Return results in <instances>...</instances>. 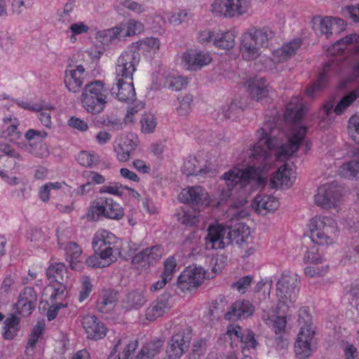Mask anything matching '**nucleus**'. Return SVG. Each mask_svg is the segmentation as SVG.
Listing matches in <instances>:
<instances>
[{
  "mask_svg": "<svg viewBox=\"0 0 359 359\" xmlns=\"http://www.w3.org/2000/svg\"><path fill=\"white\" fill-rule=\"evenodd\" d=\"M193 102L191 95H186L180 100V106L177 108V113L180 116H186L191 111V104Z\"/></svg>",
  "mask_w": 359,
  "mask_h": 359,
  "instance_id": "0e129e2a",
  "label": "nucleus"
},
{
  "mask_svg": "<svg viewBox=\"0 0 359 359\" xmlns=\"http://www.w3.org/2000/svg\"><path fill=\"white\" fill-rule=\"evenodd\" d=\"M140 53L130 46L118 58L116 66V77L133 79L136 67L140 62Z\"/></svg>",
  "mask_w": 359,
  "mask_h": 359,
  "instance_id": "1a4fd4ad",
  "label": "nucleus"
},
{
  "mask_svg": "<svg viewBox=\"0 0 359 359\" xmlns=\"http://www.w3.org/2000/svg\"><path fill=\"white\" fill-rule=\"evenodd\" d=\"M358 96L359 93L357 91H353L343 97L335 107L334 113L337 115L341 114Z\"/></svg>",
  "mask_w": 359,
  "mask_h": 359,
  "instance_id": "603ef678",
  "label": "nucleus"
},
{
  "mask_svg": "<svg viewBox=\"0 0 359 359\" xmlns=\"http://www.w3.org/2000/svg\"><path fill=\"white\" fill-rule=\"evenodd\" d=\"M82 325L88 339L98 340L103 338L107 332L105 325L99 321L94 315H86L82 318Z\"/></svg>",
  "mask_w": 359,
  "mask_h": 359,
  "instance_id": "b1692460",
  "label": "nucleus"
},
{
  "mask_svg": "<svg viewBox=\"0 0 359 359\" xmlns=\"http://www.w3.org/2000/svg\"><path fill=\"white\" fill-rule=\"evenodd\" d=\"M48 134L45 131H40L34 129L28 130L25 137L29 141V144H25V150L28 153L36 156L43 158L47 156L49 154L48 149L43 142V140L47 137Z\"/></svg>",
  "mask_w": 359,
  "mask_h": 359,
  "instance_id": "dca6fc26",
  "label": "nucleus"
},
{
  "mask_svg": "<svg viewBox=\"0 0 359 359\" xmlns=\"http://www.w3.org/2000/svg\"><path fill=\"white\" fill-rule=\"evenodd\" d=\"M300 330L294 344V352L299 359H306L312 353L316 328L312 323V317L306 308L299 311Z\"/></svg>",
  "mask_w": 359,
  "mask_h": 359,
  "instance_id": "20e7f679",
  "label": "nucleus"
},
{
  "mask_svg": "<svg viewBox=\"0 0 359 359\" xmlns=\"http://www.w3.org/2000/svg\"><path fill=\"white\" fill-rule=\"evenodd\" d=\"M81 289L79 294V300L80 302L85 301L92 292L93 285L90 280L87 276H83L81 280Z\"/></svg>",
  "mask_w": 359,
  "mask_h": 359,
  "instance_id": "bf43d9fd",
  "label": "nucleus"
},
{
  "mask_svg": "<svg viewBox=\"0 0 359 359\" xmlns=\"http://www.w3.org/2000/svg\"><path fill=\"white\" fill-rule=\"evenodd\" d=\"M176 266L177 263L175 259L173 257H168L164 262L163 271L161 276L163 278H166V280L170 281L172 280L176 271Z\"/></svg>",
  "mask_w": 359,
  "mask_h": 359,
  "instance_id": "13d9d810",
  "label": "nucleus"
},
{
  "mask_svg": "<svg viewBox=\"0 0 359 359\" xmlns=\"http://www.w3.org/2000/svg\"><path fill=\"white\" fill-rule=\"evenodd\" d=\"M123 189H129V188L126 187H123L121 184L118 182L110 183L109 185L104 186L101 187L100 192V193H107L110 194H114L116 196H122L123 194Z\"/></svg>",
  "mask_w": 359,
  "mask_h": 359,
  "instance_id": "69168bd1",
  "label": "nucleus"
},
{
  "mask_svg": "<svg viewBox=\"0 0 359 359\" xmlns=\"http://www.w3.org/2000/svg\"><path fill=\"white\" fill-rule=\"evenodd\" d=\"M147 298L142 290H134L128 292L121 300V306L126 311L137 310L144 306Z\"/></svg>",
  "mask_w": 359,
  "mask_h": 359,
  "instance_id": "cd10ccee",
  "label": "nucleus"
},
{
  "mask_svg": "<svg viewBox=\"0 0 359 359\" xmlns=\"http://www.w3.org/2000/svg\"><path fill=\"white\" fill-rule=\"evenodd\" d=\"M302 44L300 39L292 40L281 48L275 50L272 53V60L275 62H282L293 56Z\"/></svg>",
  "mask_w": 359,
  "mask_h": 359,
  "instance_id": "7c9ffc66",
  "label": "nucleus"
},
{
  "mask_svg": "<svg viewBox=\"0 0 359 359\" xmlns=\"http://www.w3.org/2000/svg\"><path fill=\"white\" fill-rule=\"evenodd\" d=\"M86 76L82 65H69L65 71V84L69 92H80Z\"/></svg>",
  "mask_w": 359,
  "mask_h": 359,
  "instance_id": "aec40b11",
  "label": "nucleus"
},
{
  "mask_svg": "<svg viewBox=\"0 0 359 359\" xmlns=\"http://www.w3.org/2000/svg\"><path fill=\"white\" fill-rule=\"evenodd\" d=\"M46 275L50 283H63L65 278H67L65 265L61 262L51 264L47 269Z\"/></svg>",
  "mask_w": 359,
  "mask_h": 359,
  "instance_id": "4c0bfd02",
  "label": "nucleus"
},
{
  "mask_svg": "<svg viewBox=\"0 0 359 359\" xmlns=\"http://www.w3.org/2000/svg\"><path fill=\"white\" fill-rule=\"evenodd\" d=\"M295 175L292 168L287 165L280 166L271 179L273 188L288 189L294 183Z\"/></svg>",
  "mask_w": 359,
  "mask_h": 359,
  "instance_id": "bb28decb",
  "label": "nucleus"
},
{
  "mask_svg": "<svg viewBox=\"0 0 359 359\" xmlns=\"http://www.w3.org/2000/svg\"><path fill=\"white\" fill-rule=\"evenodd\" d=\"M168 306L169 304L167 299L165 298L158 299L147 309V319L149 320H154L157 318L161 316Z\"/></svg>",
  "mask_w": 359,
  "mask_h": 359,
  "instance_id": "58836bf2",
  "label": "nucleus"
},
{
  "mask_svg": "<svg viewBox=\"0 0 359 359\" xmlns=\"http://www.w3.org/2000/svg\"><path fill=\"white\" fill-rule=\"evenodd\" d=\"M139 141L137 137L133 134L121 135L116 138L114 143V151L119 162L129 161L131 154L137 148Z\"/></svg>",
  "mask_w": 359,
  "mask_h": 359,
  "instance_id": "ddd939ff",
  "label": "nucleus"
},
{
  "mask_svg": "<svg viewBox=\"0 0 359 359\" xmlns=\"http://www.w3.org/2000/svg\"><path fill=\"white\" fill-rule=\"evenodd\" d=\"M217 32H215L211 29H205L201 30L198 33L197 41L201 44H210L212 43L215 46V39L216 38Z\"/></svg>",
  "mask_w": 359,
  "mask_h": 359,
  "instance_id": "052dcab7",
  "label": "nucleus"
},
{
  "mask_svg": "<svg viewBox=\"0 0 359 359\" xmlns=\"http://www.w3.org/2000/svg\"><path fill=\"white\" fill-rule=\"evenodd\" d=\"M37 301V294L32 287H26L20 292L15 309L23 316H29L34 309Z\"/></svg>",
  "mask_w": 359,
  "mask_h": 359,
  "instance_id": "5701e85b",
  "label": "nucleus"
},
{
  "mask_svg": "<svg viewBox=\"0 0 359 359\" xmlns=\"http://www.w3.org/2000/svg\"><path fill=\"white\" fill-rule=\"evenodd\" d=\"M163 342L160 339L145 344L137 356V359H152L160 353Z\"/></svg>",
  "mask_w": 359,
  "mask_h": 359,
  "instance_id": "ea45409f",
  "label": "nucleus"
},
{
  "mask_svg": "<svg viewBox=\"0 0 359 359\" xmlns=\"http://www.w3.org/2000/svg\"><path fill=\"white\" fill-rule=\"evenodd\" d=\"M133 79L116 77L115 83L110 88L111 95L121 102H133L136 100V93Z\"/></svg>",
  "mask_w": 359,
  "mask_h": 359,
  "instance_id": "f3484780",
  "label": "nucleus"
},
{
  "mask_svg": "<svg viewBox=\"0 0 359 359\" xmlns=\"http://www.w3.org/2000/svg\"><path fill=\"white\" fill-rule=\"evenodd\" d=\"M229 230L222 225H210L205 237L206 250H221L231 244Z\"/></svg>",
  "mask_w": 359,
  "mask_h": 359,
  "instance_id": "9b49d317",
  "label": "nucleus"
},
{
  "mask_svg": "<svg viewBox=\"0 0 359 359\" xmlns=\"http://www.w3.org/2000/svg\"><path fill=\"white\" fill-rule=\"evenodd\" d=\"M359 37L356 34H350L344 38L337 39L334 43L327 48V51L330 55H336L344 50L348 46L358 42Z\"/></svg>",
  "mask_w": 359,
  "mask_h": 359,
  "instance_id": "79ce46f5",
  "label": "nucleus"
},
{
  "mask_svg": "<svg viewBox=\"0 0 359 359\" xmlns=\"http://www.w3.org/2000/svg\"><path fill=\"white\" fill-rule=\"evenodd\" d=\"M163 252L160 245L145 248L133 257L132 264L137 269L147 270L161 259Z\"/></svg>",
  "mask_w": 359,
  "mask_h": 359,
  "instance_id": "4468645a",
  "label": "nucleus"
},
{
  "mask_svg": "<svg viewBox=\"0 0 359 359\" xmlns=\"http://www.w3.org/2000/svg\"><path fill=\"white\" fill-rule=\"evenodd\" d=\"M131 46L139 52H154L155 53L160 48V41L157 38L150 37L133 43Z\"/></svg>",
  "mask_w": 359,
  "mask_h": 359,
  "instance_id": "37998d69",
  "label": "nucleus"
},
{
  "mask_svg": "<svg viewBox=\"0 0 359 359\" xmlns=\"http://www.w3.org/2000/svg\"><path fill=\"white\" fill-rule=\"evenodd\" d=\"M117 300V292L114 290H104L97 299V309L100 313H108L114 309Z\"/></svg>",
  "mask_w": 359,
  "mask_h": 359,
  "instance_id": "473e14b6",
  "label": "nucleus"
},
{
  "mask_svg": "<svg viewBox=\"0 0 359 359\" xmlns=\"http://www.w3.org/2000/svg\"><path fill=\"white\" fill-rule=\"evenodd\" d=\"M255 311V306L251 302L245 299H239L227 307V311L224 313V318L229 321L246 319L252 316Z\"/></svg>",
  "mask_w": 359,
  "mask_h": 359,
  "instance_id": "a211bd4d",
  "label": "nucleus"
},
{
  "mask_svg": "<svg viewBox=\"0 0 359 359\" xmlns=\"http://www.w3.org/2000/svg\"><path fill=\"white\" fill-rule=\"evenodd\" d=\"M96 36L97 39L103 44H107L113 40L118 39L114 27L99 31Z\"/></svg>",
  "mask_w": 359,
  "mask_h": 359,
  "instance_id": "e2e57ef3",
  "label": "nucleus"
},
{
  "mask_svg": "<svg viewBox=\"0 0 359 359\" xmlns=\"http://www.w3.org/2000/svg\"><path fill=\"white\" fill-rule=\"evenodd\" d=\"M75 8V1L68 0L62 11H58V20L62 23L70 21V15Z\"/></svg>",
  "mask_w": 359,
  "mask_h": 359,
  "instance_id": "680f3d73",
  "label": "nucleus"
},
{
  "mask_svg": "<svg viewBox=\"0 0 359 359\" xmlns=\"http://www.w3.org/2000/svg\"><path fill=\"white\" fill-rule=\"evenodd\" d=\"M348 131L351 140L359 144V116L355 114L349 118Z\"/></svg>",
  "mask_w": 359,
  "mask_h": 359,
  "instance_id": "5fc2aeb1",
  "label": "nucleus"
},
{
  "mask_svg": "<svg viewBox=\"0 0 359 359\" xmlns=\"http://www.w3.org/2000/svg\"><path fill=\"white\" fill-rule=\"evenodd\" d=\"M301 101L302 99L295 97L287 106L285 116L294 123L300 121L305 114V108L302 106Z\"/></svg>",
  "mask_w": 359,
  "mask_h": 359,
  "instance_id": "e433bc0d",
  "label": "nucleus"
},
{
  "mask_svg": "<svg viewBox=\"0 0 359 359\" xmlns=\"http://www.w3.org/2000/svg\"><path fill=\"white\" fill-rule=\"evenodd\" d=\"M115 239L114 235L107 231L97 232L92 242L95 253H100L107 259H114V260L112 244Z\"/></svg>",
  "mask_w": 359,
  "mask_h": 359,
  "instance_id": "6ab92c4d",
  "label": "nucleus"
},
{
  "mask_svg": "<svg viewBox=\"0 0 359 359\" xmlns=\"http://www.w3.org/2000/svg\"><path fill=\"white\" fill-rule=\"evenodd\" d=\"M76 161L84 167L92 168L93 165L99 163L100 157L95 152L81 151L77 155Z\"/></svg>",
  "mask_w": 359,
  "mask_h": 359,
  "instance_id": "de8ad7c7",
  "label": "nucleus"
},
{
  "mask_svg": "<svg viewBox=\"0 0 359 359\" xmlns=\"http://www.w3.org/2000/svg\"><path fill=\"white\" fill-rule=\"evenodd\" d=\"M188 81L182 76H168L165 79V86L172 90L178 91L187 86Z\"/></svg>",
  "mask_w": 359,
  "mask_h": 359,
  "instance_id": "864d4df0",
  "label": "nucleus"
},
{
  "mask_svg": "<svg viewBox=\"0 0 359 359\" xmlns=\"http://www.w3.org/2000/svg\"><path fill=\"white\" fill-rule=\"evenodd\" d=\"M215 39V46L222 49H230L234 47L235 34L233 31L217 32Z\"/></svg>",
  "mask_w": 359,
  "mask_h": 359,
  "instance_id": "c03bdc74",
  "label": "nucleus"
},
{
  "mask_svg": "<svg viewBox=\"0 0 359 359\" xmlns=\"http://www.w3.org/2000/svg\"><path fill=\"white\" fill-rule=\"evenodd\" d=\"M105 205V217L119 220L123 218L124 212L123 208L111 198H104V203Z\"/></svg>",
  "mask_w": 359,
  "mask_h": 359,
  "instance_id": "a19ab883",
  "label": "nucleus"
},
{
  "mask_svg": "<svg viewBox=\"0 0 359 359\" xmlns=\"http://www.w3.org/2000/svg\"><path fill=\"white\" fill-rule=\"evenodd\" d=\"M114 262V259H107L100 253H95L86 259V263L89 266L102 268L109 266Z\"/></svg>",
  "mask_w": 359,
  "mask_h": 359,
  "instance_id": "8fccbe9b",
  "label": "nucleus"
},
{
  "mask_svg": "<svg viewBox=\"0 0 359 359\" xmlns=\"http://www.w3.org/2000/svg\"><path fill=\"white\" fill-rule=\"evenodd\" d=\"M204 278L205 271L201 267L189 266L179 276L177 284L182 292L189 291L198 287Z\"/></svg>",
  "mask_w": 359,
  "mask_h": 359,
  "instance_id": "2eb2a0df",
  "label": "nucleus"
},
{
  "mask_svg": "<svg viewBox=\"0 0 359 359\" xmlns=\"http://www.w3.org/2000/svg\"><path fill=\"white\" fill-rule=\"evenodd\" d=\"M4 121L9 122L11 124L1 131V137L3 138H9L11 142L17 141L21 136V133L18 129V121L14 118H4Z\"/></svg>",
  "mask_w": 359,
  "mask_h": 359,
  "instance_id": "a18cd8bd",
  "label": "nucleus"
},
{
  "mask_svg": "<svg viewBox=\"0 0 359 359\" xmlns=\"http://www.w3.org/2000/svg\"><path fill=\"white\" fill-rule=\"evenodd\" d=\"M299 280L296 274L283 273L277 283L279 302L287 307L292 306L297 299Z\"/></svg>",
  "mask_w": 359,
  "mask_h": 359,
  "instance_id": "0eeeda50",
  "label": "nucleus"
},
{
  "mask_svg": "<svg viewBox=\"0 0 359 359\" xmlns=\"http://www.w3.org/2000/svg\"><path fill=\"white\" fill-rule=\"evenodd\" d=\"M268 128L266 124L257 130L259 142L251 149L250 157L258 165H249L244 170L233 168L223 175L222 178L230 189L236 185L245 187L250 184L252 187L264 184L265 178L262 176V172L268 168L271 161L270 154L262 147L263 144L269 150L276 149V159L284 161L299 149L307 131L306 127L295 123L292 128L288 142L279 145L276 138L269 137Z\"/></svg>",
  "mask_w": 359,
  "mask_h": 359,
  "instance_id": "f257e3e1",
  "label": "nucleus"
},
{
  "mask_svg": "<svg viewBox=\"0 0 359 359\" xmlns=\"http://www.w3.org/2000/svg\"><path fill=\"white\" fill-rule=\"evenodd\" d=\"M252 280V276H245L241 278L238 281L233 283L231 287L236 288L241 294H244L251 285Z\"/></svg>",
  "mask_w": 359,
  "mask_h": 359,
  "instance_id": "774afa93",
  "label": "nucleus"
},
{
  "mask_svg": "<svg viewBox=\"0 0 359 359\" xmlns=\"http://www.w3.org/2000/svg\"><path fill=\"white\" fill-rule=\"evenodd\" d=\"M248 92L252 99L259 101L269 94V85L264 78H256L249 83Z\"/></svg>",
  "mask_w": 359,
  "mask_h": 359,
  "instance_id": "72a5a7b5",
  "label": "nucleus"
},
{
  "mask_svg": "<svg viewBox=\"0 0 359 359\" xmlns=\"http://www.w3.org/2000/svg\"><path fill=\"white\" fill-rule=\"evenodd\" d=\"M358 159H353L343 163L339 168V175L345 178H355L359 175V149L355 152Z\"/></svg>",
  "mask_w": 359,
  "mask_h": 359,
  "instance_id": "c9c22d12",
  "label": "nucleus"
},
{
  "mask_svg": "<svg viewBox=\"0 0 359 359\" xmlns=\"http://www.w3.org/2000/svg\"><path fill=\"white\" fill-rule=\"evenodd\" d=\"M314 25L317 27L322 35H325L327 39L332 35L338 34L345 29V22L342 19L325 17L320 18L319 17L314 18Z\"/></svg>",
  "mask_w": 359,
  "mask_h": 359,
  "instance_id": "4be33fe9",
  "label": "nucleus"
},
{
  "mask_svg": "<svg viewBox=\"0 0 359 359\" xmlns=\"http://www.w3.org/2000/svg\"><path fill=\"white\" fill-rule=\"evenodd\" d=\"M20 319L13 315L7 318L4 326V337L6 339H12L19 330Z\"/></svg>",
  "mask_w": 359,
  "mask_h": 359,
  "instance_id": "49530a36",
  "label": "nucleus"
},
{
  "mask_svg": "<svg viewBox=\"0 0 359 359\" xmlns=\"http://www.w3.org/2000/svg\"><path fill=\"white\" fill-rule=\"evenodd\" d=\"M58 245L65 251L66 259L70 263L72 268L76 269L82 253L81 248L75 242H63L60 231H58Z\"/></svg>",
  "mask_w": 359,
  "mask_h": 359,
  "instance_id": "a878e982",
  "label": "nucleus"
},
{
  "mask_svg": "<svg viewBox=\"0 0 359 359\" xmlns=\"http://www.w3.org/2000/svg\"><path fill=\"white\" fill-rule=\"evenodd\" d=\"M182 60L187 69L197 70L212 61L209 53L197 50H189L184 53Z\"/></svg>",
  "mask_w": 359,
  "mask_h": 359,
  "instance_id": "393cba45",
  "label": "nucleus"
},
{
  "mask_svg": "<svg viewBox=\"0 0 359 359\" xmlns=\"http://www.w3.org/2000/svg\"><path fill=\"white\" fill-rule=\"evenodd\" d=\"M48 290L51 292L50 300L52 302L62 300L65 297L66 286L63 283H58L48 286Z\"/></svg>",
  "mask_w": 359,
  "mask_h": 359,
  "instance_id": "6e6d98bb",
  "label": "nucleus"
},
{
  "mask_svg": "<svg viewBox=\"0 0 359 359\" xmlns=\"http://www.w3.org/2000/svg\"><path fill=\"white\" fill-rule=\"evenodd\" d=\"M177 216L178 220L187 226H194L198 222V215L196 212H183L179 213Z\"/></svg>",
  "mask_w": 359,
  "mask_h": 359,
  "instance_id": "338daca9",
  "label": "nucleus"
},
{
  "mask_svg": "<svg viewBox=\"0 0 359 359\" xmlns=\"http://www.w3.org/2000/svg\"><path fill=\"white\" fill-rule=\"evenodd\" d=\"M302 44L300 39L292 40L281 48L275 50L272 53V60L275 62H282L293 56Z\"/></svg>",
  "mask_w": 359,
  "mask_h": 359,
  "instance_id": "c756f323",
  "label": "nucleus"
},
{
  "mask_svg": "<svg viewBox=\"0 0 359 359\" xmlns=\"http://www.w3.org/2000/svg\"><path fill=\"white\" fill-rule=\"evenodd\" d=\"M142 125V131L144 133H153L156 127V121L154 115L147 114L142 116L140 121Z\"/></svg>",
  "mask_w": 359,
  "mask_h": 359,
  "instance_id": "4d7b16f0",
  "label": "nucleus"
},
{
  "mask_svg": "<svg viewBox=\"0 0 359 359\" xmlns=\"http://www.w3.org/2000/svg\"><path fill=\"white\" fill-rule=\"evenodd\" d=\"M341 197V189L334 184H325L318 187L314 196L315 203L325 209L337 205Z\"/></svg>",
  "mask_w": 359,
  "mask_h": 359,
  "instance_id": "f8f14e48",
  "label": "nucleus"
},
{
  "mask_svg": "<svg viewBox=\"0 0 359 359\" xmlns=\"http://www.w3.org/2000/svg\"><path fill=\"white\" fill-rule=\"evenodd\" d=\"M109 100L107 90L101 81H94L85 85L81 95L82 107L93 115L102 113Z\"/></svg>",
  "mask_w": 359,
  "mask_h": 359,
  "instance_id": "7ed1b4c3",
  "label": "nucleus"
},
{
  "mask_svg": "<svg viewBox=\"0 0 359 359\" xmlns=\"http://www.w3.org/2000/svg\"><path fill=\"white\" fill-rule=\"evenodd\" d=\"M182 169L187 175L212 177L217 173V169L211 158L204 152L188 157L184 162Z\"/></svg>",
  "mask_w": 359,
  "mask_h": 359,
  "instance_id": "423d86ee",
  "label": "nucleus"
},
{
  "mask_svg": "<svg viewBox=\"0 0 359 359\" xmlns=\"http://www.w3.org/2000/svg\"><path fill=\"white\" fill-rule=\"evenodd\" d=\"M311 241L318 245H329L332 243L338 231L335 220L330 217H315L311 219L309 224Z\"/></svg>",
  "mask_w": 359,
  "mask_h": 359,
  "instance_id": "39448f33",
  "label": "nucleus"
},
{
  "mask_svg": "<svg viewBox=\"0 0 359 359\" xmlns=\"http://www.w3.org/2000/svg\"><path fill=\"white\" fill-rule=\"evenodd\" d=\"M279 206V202L275 197L269 195H257L252 207L259 214L266 215L268 212L275 210Z\"/></svg>",
  "mask_w": 359,
  "mask_h": 359,
  "instance_id": "2f4dec72",
  "label": "nucleus"
},
{
  "mask_svg": "<svg viewBox=\"0 0 359 359\" xmlns=\"http://www.w3.org/2000/svg\"><path fill=\"white\" fill-rule=\"evenodd\" d=\"M231 243L235 242L240 248L247 247L252 241L250 228L243 223L236 224L234 229L229 230Z\"/></svg>",
  "mask_w": 359,
  "mask_h": 359,
  "instance_id": "c85d7f7f",
  "label": "nucleus"
},
{
  "mask_svg": "<svg viewBox=\"0 0 359 359\" xmlns=\"http://www.w3.org/2000/svg\"><path fill=\"white\" fill-rule=\"evenodd\" d=\"M330 71V65L325 64L314 83L306 89L305 92L307 96L313 97L317 93L325 88Z\"/></svg>",
  "mask_w": 359,
  "mask_h": 359,
  "instance_id": "f704fd0d",
  "label": "nucleus"
},
{
  "mask_svg": "<svg viewBox=\"0 0 359 359\" xmlns=\"http://www.w3.org/2000/svg\"><path fill=\"white\" fill-rule=\"evenodd\" d=\"M212 11L225 18L239 17L246 13L250 8L249 0H215Z\"/></svg>",
  "mask_w": 359,
  "mask_h": 359,
  "instance_id": "6e6552de",
  "label": "nucleus"
},
{
  "mask_svg": "<svg viewBox=\"0 0 359 359\" xmlns=\"http://www.w3.org/2000/svg\"><path fill=\"white\" fill-rule=\"evenodd\" d=\"M191 338L189 327H184L178 329L168 343L166 354L170 357L180 358L188 350Z\"/></svg>",
  "mask_w": 359,
  "mask_h": 359,
  "instance_id": "9d476101",
  "label": "nucleus"
},
{
  "mask_svg": "<svg viewBox=\"0 0 359 359\" xmlns=\"http://www.w3.org/2000/svg\"><path fill=\"white\" fill-rule=\"evenodd\" d=\"M179 199L191 206L208 205L210 203L208 193L201 186L189 187L182 189Z\"/></svg>",
  "mask_w": 359,
  "mask_h": 359,
  "instance_id": "412c9836",
  "label": "nucleus"
},
{
  "mask_svg": "<svg viewBox=\"0 0 359 359\" xmlns=\"http://www.w3.org/2000/svg\"><path fill=\"white\" fill-rule=\"evenodd\" d=\"M241 342L242 344L243 353L245 355V357L247 356V352L249 351L250 348L254 349L257 344L253 332L248 330L245 331L243 336H241Z\"/></svg>",
  "mask_w": 359,
  "mask_h": 359,
  "instance_id": "3c124183",
  "label": "nucleus"
},
{
  "mask_svg": "<svg viewBox=\"0 0 359 359\" xmlns=\"http://www.w3.org/2000/svg\"><path fill=\"white\" fill-rule=\"evenodd\" d=\"M274 33L269 28L252 27L244 33L241 39L240 52L245 60H256L262 53L261 48L268 46Z\"/></svg>",
  "mask_w": 359,
  "mask_h": 359,
  "instance_id": "f03ea898",
  "label": "nucleus"
},
{
  "mask_svg": "<svg viewBox=\"0 0 359 359\" xmlns=\"http://www.w3.org/2000/svg\"><path fill=\"white\" fill-rule=\"evenodd\" d=\"M121 345L125 346V348L122 352L121 357L123 359H128L130 353L135 351L137 348L138 344L137 340L129 341V339L126 337L119 339L114 345V352H117L118 351L119 346Z\"/></svg>",
  "mask_w": 359,
  "mask_h": 359,
  "instance_id": "09e8293b",
  "label": "nucleus"
}]
</instances>
